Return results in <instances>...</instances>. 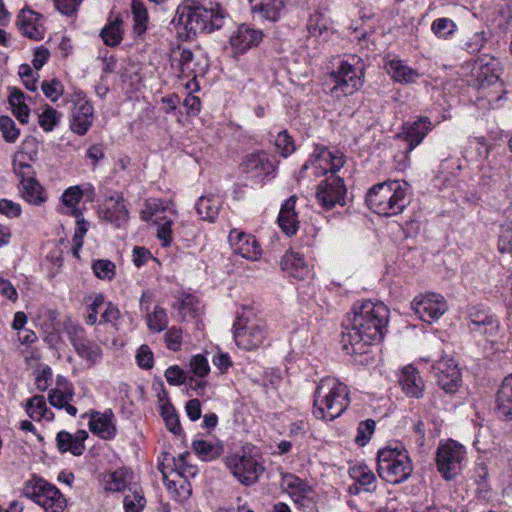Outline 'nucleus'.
<instances>
[{"instance_id":"obj_56","label":"nucleus","mask_w":512,"mask_h":512,"mask_svg":"<svg viewBox=\"0 0 512 512\" xmlns=\"http://www.w3.org/2000/svg\"><path fill=\"white\" fill-rule=\"evenodd\" d=\"M498 251L501 254L512 256V226L510 224H503L500 227Z\"/></svg>"},{"instance_id":"obj_5","label":"nucleus","mask_w":512,"mask_h":512,"mask_svg":"<svg viewBox=\"0 0 512 512\" xmlns=\"http://www.w3.org/2000/svg\"><path fill=\"white\" fill-rule=\"evenodd\" d=\"M413 471L408 451L401 446L385 447L377 454V472L380 478L399 484L406 481Z\"/></svg>"},{"instance_id":"obj_45","label":"nucleus","mask_w":512,"mask_h":512,"mask_svg":"<svg viewBox=\"0 0 512 512\" xmlns=\"http://www.w3.org/2000/svg\"><path fill=\"white\" fill-rule=\"evenodd\" d=\"M146 321L148 328L156 333L164 331L168 326V316L166 310L160 306H155L154 310L146 312Z\"/></svg>"},{"instance_id":"obj_49","label":"nucleus","mask_w":512,"mask_h":512,"mask_svg":"<svg viewBox=\"0 0 512 512\" xmlns=\"http://www.w3.org/2000/svg\"><path fill=\"white\" fill-rule=\"evenodd\" d=\"M329 19L319 11H315L309 17L307 30L310 36L318 37L327 31Z\"/></svg>"},{"instance_id":"obj_16","label":"nucleus","mask_w":512,"mask_h":512,"mask_svg":"<svg viewBox=\"0 0 512 512\" xmlns=\"http://www.w3.org/2000/svg\"><path fill=\"white\" fill-rule=\"evenodd\" d=\"M437 384L446 393H455L461 384V373L452 358L442 357L432 366Z\"/></svg>"},{"instance_id":"obj_26","label":"nucleus","mask_w":512,"mask_h":512,"mask_svg":"<svg viewBox=\"0 0 512 512\" xmlns=\"http://www.w3.org/2000/svg\"><path fill=\"white\" fill-rule=\"evenodd\" d=\"M94 108L87 100H78L70 120L71 130L80 135H85L93 123Z\"/></svg>"},{"instance_id":"obj_20","label":"nucleus","mask_w":512,"mask_h":512,"mask_svg":"<svg viewBox=\"0 0 512 512\" xmlns=\"http://www.w3.org/2000/svg\"><path fill=\"white\" fill-rule=\"evenodd\" d=\"M16 24L23 36L36 41L44 38L45 28L39 13L23 8L17 16Z\"/></svg>"},{"instance_id":"obj_57","label":"nucleus","mask_w":512,"mask_h":512,"mask_svg":"<svg viewBox=\"0 0 512 512\" xmlns=\"http://www.w3.org/2000/svg\"><path fill=\"white\" fill-rule=\"evenodd\" d=\"M41 88L44 95L52 102H56L64 92L62 83L56 79L51 81H43Z\"/></svg>"},{"instance_id":"obj_29","label":"nucleus","mask_w":512,"mask_h":512,"mask_svg":"<svg viewBox=\"0 0 512 512\" xmlns=\"http://www.w3.org/2000/svg\"><path fill=\"white\" fill-rule=\"evenodd\" d=\"M281 268L289 277L298 280L305 279L310 274V266L304 256L295 251L284 254L281 260Z\"/></svg>"},{"instance_id":"obj_34","label":"nucleus","mask_w":512,"mask_h":512,"mask_svg":"<svg viewBox=\"0 0 512 512\" xmlns=\"http://www.w3.org/2000/svg\"><path fill=\"white\" fill-rule=\"evenodd\" d=\"M295 204L296 197L291 196L282 205L278 216V224L282 231L288 236L294 235L298 230L299 222L295 211Z\"/></svg>"},{"instance_id":"obj_2","label":"nucleus","mask_w":512,"mask_h":512,"mask_svg":"<svg viewBox=\"0 0 512 512\" xmlns=\"http://www.w3.org/2000/svg\"><path fill=\"white\" fill-rule=\"evenodd\" d=\"M228 14L214 0H199L192 5L178 8L174 22L186 30L190 39L198 33H211L223 27Z\"/></svg>"},{"instance_id":"obj_47","label":"nucleus","mask_w":512,"mask_h":512,"mask_svg":"<svg viewBox=\"0 0 512 512\" xmlns=\"http://www.w3.org/2000/svg\"><path fill=\"white\" fill-rule=\"evenodd\" d=\"M192 447L195 453L204 461L213 460L221 453L219 446L205 440H195Z\"/></svg>"},{"instance_id":"obj_64","label":"nucleus","mask_w":512,"mask_h":512,"mask_svg":"<svg viewBox=\"0 0 512 512\" xmlns=\"http://www.w3.org/2000/svg\"><path fill=\"white\" fill-rule=\"evenodd\" d=\"M164 337L168 349L172 351L180 350L182 343V332L180 329L172 327L165 333Z\"/></svg>"},{"instance_id":"obj_15","label":"nucleus","mask_w":512,"mask_h":512,"mask_svg":"<svg viewBox=\"0 0 512 512\" xmlns=\"http://www.w3.org/2000/svg\"><path fill=\"white\" fill-rule=\"evenodd\" d=\"M411 308L419 319L426 323H432L447 311L448 306L440 294L428 293L416 297L411 302Z\"/></svg>"},{"instance_id":"obj_50","label":"nucleus","mask_w":512,"mask_h":512,"mask_svg":"<svg viewBox=\"0 0 512 512\" xmlns=\"http://www.w3.org/2000/svg\"><path fill=\"white\" fill-rule=\"evenodd\" d=\"M92 270L95 276L101 280L110 281L116 274L115 264L107 259H99L92 263Z\"/></svg>"},{"instance_id":"obj_61","label":"nucleus","mask_w":512,"mask_h":512,"mask_svg":"<svg viewBox=\"0 0 512 512\" xmlns=\"http://www.w3.org/2000/svg\"><path fill=\"white\" fill-rule=\"evenodd\" d=\"M486 43V38L484 37L483 32H475L470 37L467 38L464 43V49L469 54H476L481 51L484 44Z\"/></svg>"},{"instance_id":"obj_43","label":"nucleus","mask_w":512,"mask_h":512,"mask_svg":"<svg viewBox=\"0 0 512 512\" xmlns=\"http://www.w3.org/2000/svg\"><path fill=\"white\" fill-rule=\"evenodd\" d=\"M146 505V500L141 488L136 484L128 487V493L124 496L123 507L125 512H141Z\"/></svg>"},{"instance_id":"obj_9","label":"nucleus","mask_w":512,"mask_h":512,"mask_svg":"<svg viewBox=\"0 0 512 512\" xmlns=\"http://www.w3.org/2000/svg\"><path fill=\"white\" fill-rule=\"evenodd\" d=\"M225 464L233 476L245 486L256 483L264 472V466L258 458L246 451L226 456Z\"/></svg>"},{"instance_id":"obj_7","label":"nucleus","mask_w":512,"mask_h":512,"mask_svg":"<svg viewBox=\"0 0 512 512\" xmlns=\"http://www.w3.org/2000/svg\"><path fill=\"white\" fill-rule=\"evenodd\" d=\"M22 494L44 509L45 512H64L67 500L60 490L44 480L33 476L22 488Z\"/></svg>"},{"instance_id":"obj_21","label":"nucleus","mask_w":512,"mask_h":512,"mask_svg":"<svg viewBox=\"0 0 512 512\" xmlns=\"http://www.w3.org/2000/svg\"><path fill=\"white\" fill-rule=\"evenodd\" d=\"M255 19L277 22L285 12L286 0H248Z\"/></svg>"},{"instance_id":"obj_51","label":"nucleus","mask_w":512,"mask_h":512,"mask_svg":"<svg viewBox=\"0 0 512 512\" xmlns=\"http://www.w3.org/2000/svg\"><path fill=\"white\" fill-rule=\"evenodd\" d=\"M61 114L49 105H45L41 114H39L38 123L40 127L46 131H52L58 124Z\"/></svg>"},{"instance_id":"obj_25","label":"nucleus","mask_w":512,"mask_h":512,"mask_svg":"<svg viewBox=\"0 0 512 512\" xmlns=\"http://www.w3.org/2000/svg\"><path fill=\"white\" fill-rule=\"evenodd\" d=\"M243 171L251 178L264 179L275 170L265 152L252 153L246 156L242 163Z\"/></svg>"},{"instance_id":"obj_54","label":"nucleus","mask_w":512,"mask_h":512,"mask_svg":"<svg viewBox=\"0 0 512 512\" xmlns=\"http://www.w3.org/2000/svg\"><path fill=\"white\" fill-rule=\"evenodd\" d=\"M0 130L4 140L9 143H14L20 134V130L9 116H0Z\"/></svg>"},{"instance_id":"obj_10","label":"nucleus","mask_w":512,"mask_h":512,"mask_svg":"<svg viewBox=\"0 0 512 512\" xmlns=\"http://www.w3.org/2000/svg\"><path fill=\"white\" fill-rule=\"evenodd\" d=\"M465 460L466 450L456 441L450 440L441 444L437 449V468L446 480H450L460 473Z\"/></svg>"},{"instance_id":"obj_30","label":"nucleus","mask_w":512,"mask_h":512,"mask_svg":"<svg viewBox=\"0 0 512 512\" xmlns=\"http://www.w3.org/2000/svg\"><path fill=\"white\" fill-rule=\"evenodd\" d=\"M87 437L88 433L85 430H78L74 434L60 431L56 436L57 447L61 453L71 452L75 456H80L85 450L84 442Z\"/></svg>"},{"instance_id":"obj_58","label":"nucleus","mask_w":512,"mask_h":512,"mask_svg":"<svg viewBox=\"0 0 512 512\" xmlns=\"http://www.w3.org/2000/svg\"><path fill=\"white\" fill-rule=\"evenodd\" d=\"M83 197V191L79 186H71L67 188L62 194V202L63 204L72 209H78L77 205Z\"/></svg>"},{"instance_id":"obj_59","label":"nucleus","mask_w":512,"mask_h":512,"mask_svg":"<svg viewBox=\"0 0 512 512\" xmlns=\"http://www.w3.org/2000/svg\"><path fill=\"white\" fill-rule=\"evenodd\" d=\"M165 378L173 386H180L187 382L186 373L178 365L168 367L165 371Z\"/></svg>"},{"instance_id":"obj_22","label":"nucleus","mask_w":512,"mask_h":512,"mask_svg":"<svg viewBox=\"0 0 512 512\" xmlns=\"http://www.w3.org/2000/svg\"><path fill=\"white\" fill-rule=\"evenodd\" d=\"M433 125L428 117H420L413 123H407L403 126V132L397 135V138H403L407 143L406 153L415 149L432 130Z\"/></svg>"},{"instance_id":"obj_17","label":"nucleus","mask_w":512,"mask_h":512,"mask_svg":"<svg viewBox=\"0 0 512 512\" xmlns=\"http://www.w3.org/2000/svg\"><path fill=\"white\" fill-rule=\"evenodd\" d=\"M101 219L121 227L128 221V210L124 204V198L119 193L107 197L98 208Z\"/></svg>"},{"instance_id":"obj_44","label":"nucleus","mask_w":512,"mask_h":512,"mask_svg":"<svg viewBox=\"0 0 512 512\" xmlns=\"http://www.w3.org/2000/svg\"><path fill=\"white\" fill-rule=\"evenodd\" d=\"M131 9L133 14V31L137 36H141L147 29L148 14L142 0H132Z\"/></svg>"},{"instance_id":"obj_35","label":"nucleus","mask_w":512,"mask_h":512,"mask_svg":"<svg viewBox=\"0 0 512 512\" xmlns=\"http://www.w3.org/2000/svg\"><path fill=\"white\" fill-rule=\"evenodd\" d=\"M496 403L499 417L512 420V374L503 379L497 392Z\"/></svg>"},{"instance_id":"obj_42","label":"nucleus","mask_w":512,"mask_h":512,"mask_svg":"<svg viewBox=\"0 0 512 512\" xmlns=\"http://www.w3.org/2000/svg\"><path fill=\"white\" fill-rule=\"evenodd\" d=\"M9 104L12 107L13 114L22 124L28 123L30 109L28 105L25 103V95L19 89H12L10 91Z\"/></svg>"},{"instance_id":"obj_13","label":"nucleus","mask_w":512,"mask_h":512,"mask_svg":"<svg viewBox=\"0 0 512 512\" xmlns=\"http://www.w3.org/2000/svg\"><path fill=\"white\" fill-rule=\"evenodd\" d=\"M346 187L342 178L337 175H328L317 187L316 198L318 203L329 210L336 205L346 204Z\"/></svg>"},{"instance_id":"obj_41","label":"nucleus","mask_w":512,"mask_h":512,"mask_svg":"<svg viewBox=\"0 0 512 512\" xmlns=\"http://www.w3.org/2000/svg\"><path fill=\"white\" fill-rule=\"evenodd\" d=\"M27 414L34 421L41 419L52 420L54 415L48 409L44 396L36 395L30 398L25 405Z\"/></svg>"},{"instance_id":"obj_24","label":"nucleus","mask_w":512,"mask_h":512,"mask_svg":"<svg viewBox=\"0 0 512 512\" xmlns=\"http://www.w3.org/2000/svg\"><path fill=\"white\" fill-rule=\"evenodd\" d=\"M280 485L294 502L301 506H306V501L311 500V494L313 493L311 486L293 474H283Z\"/></svg>"},{"instance_id":"obj_37","label":"nucleus","mask_w":512,"mask_h":512,"mask_svg":"<svg viewBox=\"0 0 512 512\" xmlns=\"http://www.w3.org/2000/svg\"><path fill=\"white\" fill-rule=\"evenodd\" d=\"M387 73L393 78L394 81L399 83H413L420 77V73L409 67L404 61L399 59H392L386 63Z\"/></svg>"},{"instance_id":"obj_33","label":"nucleus","mask_w":512,"mask_h":512,"mask_svg":"<svg viewBox=\"0 0 512 512\" xmlns=\"http://www.w3.org/2000/svg\"><path fill=\"white\" fill-rule=\"evenodd\" d=\"M133 478V473L126 469H118L113 472H106L101 474L100 482L105 491L120 492L126 487L132 486L130 483Z\"/></svg>"},{"instance_id":"obj_36","label":"nucleus","mask_w":512,"mask_h":512,"mask_svg":"<svg viewBox=\"0 0 512 512\" xmlns=\"http://www.w3.org/2000/svg\"><path fill=\"white\" fill-rule=\"evenodd\" d=\"M468 328L471 332L479 334H488L497 329L498 324L492 315L476 308H471L469 311Z\"/></svg>"},{"instance_id":"obj_48","label":"nucleus","mask_w":512,"mask_h":512,"mask_svg":"<svg viewBox=\"0 0 512 512\" xmlns=\"http://www.w3.org/2000/svg\"><path fill=\"white\" fill-rule=\"evenodd\" d=\"M431 30L438 38L448 39L457 30V25L452 19L437 18L432 22Z\"/></svg>"},{"instance_id":"obj_31","label":"nucleus","mask_w":512,"mask_h":512,"mask_svg":"<svg viewBox=\"0 0 512 512\" xmlns=\"http://www.w3.org/2000/svg\"><path fill=\"white\" fill-rule=\"evenodd\" d=\"M114 414L111 409L104 412H92L89 421V428L92 433L103 439H112L116 435V427L113 423Z\"/></svg>"},{"instance_id":"obj_39","label":"nucleus","mask_w":512,"mask_h":512,"mask_svg":"<svg viewBox=\"0 0 512 512\" xmlns=\"http://www.w3.org/2000/svg\"><path fill=\"white\" fill-rule=\"evenodd\" d=\"M221 206L222 198L220 196L207 195L198 199L196 210L203 220L213 222L217 218Z\"/></svg>"},{"instance_id":"obj_46","label":"nucleus","mask_w":512,"mask_h":512,"mask_svg":"<svg viewBox=\"0 0 512 512\" xmlns=\"http://www.w3.org/2000/svg\"><path fill=\"white\" fill-rule=\"evenodd\" d=\"M121 24V20L116 19L102 29L101 37L106 45L114 47L120 44L122 41Z\"/></svg>"},{"instance_id":"obj_11","label":"nucleus","mask_w":512,"mask_h":512,"mask_svg":"<svg viewBox=\"0 0 512 512\" xmlns=\"http://www.w3.org/2000/svg\"><path fill=\"white\" fill-rule=\"evenodd\" d=\"M500 74V62L495 57L484 54L476 60L473 69V77L477 88L485 89L491 86L502 88V84L500 83ZM505 95L506 91L501 89V95H499L495 101L504 99Z\"/></svg>"},{"instance_id":"obj_62","label":"nucleus","mask_w":512,"mask_h":512,"mask_svg":"<svg viewBox=\"0 0 512 512\" xmlns=\"http://www.w3.org/2000/svg\"><path fill=\"white\" fill-rule=\"evenodd\" d=\"M137 364L143 369H151L154 363L153 352L147 345H141L136 353Z\"/></svg>"},{"instance_id":"obj_60","label":"nucleus","mask_w":512,"mask_h":512,"mask_svg":"<svg viewBox=\"0 0 512 512\" xmlns=\"http://www.w3.org/2000/svg\"><path fill=\"white\" fill-rule=\"evenodd\" d=\"M190 370L198 377L206 376L210 371L208 360L201 354L193 356L190 360Z\"/></svg>"},{"instance_id":"obj_23","label":"nucleus","mask_w":512,"mask_h":512,"mask_svg":"<svg viewBox=\"0 0 512 512\" xmlns=\"http://www.w3.org/2000/svg\"><path fill=\"white\" fill-rule=\"evenodd\" d=\"M171 67L178 78H196L197 66L194 54L189 49L177 48L170 57Z\"/></svg>"},{"instance_id":"obj_4","label":"nucleus","mask_w":512,"mask_h":512,"mask_svg":"<svg viewBox=\"0 0 512 512\" xmlns=\"http://www.w3.org/2000/svg\"><path fill=\"white\" fill-rule=\"evenodd\" d=\"M409 184L388 180L372 186L366 194L368 207L376 214L394 216L403 212L409 203Z\"/></svg>"},{"instance_id":"obj_27","label":"nucleus","mask_w":512,"mask_h":512,"mask_svg":"<svg viewBox=\"0 0 512 512\" xmlns=\"http://www.w3.org/2000/svg\"><path fill=\"white\" fill-rule=\"evenodd\" d=\"M262 37V31L250 28L247 25H241L231 36L230 43L236 53H244L257 46L262 41Z\"/></svg>"},{"instance_id":"obj_14","label":"nucleus","mask_w":512,"mask_h":512,"mask_svg":"<svg viewBox=\"0 0 512 512\" xmlns=\"http://www.w3.org/2000/svg\"><path fill=\"white\" fill-rule=\"evenodd\" d=\"M312 159L308 160L302 167V170L309 168L314 169V174L319 175H336L344 165V158L341 153H333L326 147L316 146L312 155Z\"/></svg>"},{"instance_id":"obj_55","label":"nucleus","mask_w":512,"mask_h":512,"mask_svg":"<svg viewBox=\"0 0 512 512\" xmlns=\"http://www.w3.org/2000/svg\"><path fill=\"white\" fill-rule=\"evenodd\" d=\"M275 147L283 157H288L295 151L294 141L286 130L280 131L277 134Z\"/></svg>"},{"instance_id":"obj_18","label":"nucleus","mask_w":512,"mask_h":512,"mask_svg":"<svg viewBox=\"0 0 512 512\" xmlns=\"http://www.w3.org/2000/svg\"><path fill=\"white\" fill-rule=\"evenodd\" d=\"M74 397V387L65 377L58 376L56 387L48 394L49 403L58 409H65L71 415L76 416L77 408L70 404Z\"/></svg>"},{"instance_id":"obj_32","label":"nucleus","mask_w":512,"mask_h":512,"mask_svg":"<svg viewBox=\"0 0 512 512\" xmlns=\"http://www.w3.org/2000/svg\"><path fill=\"white\" fill-rule=\"evenodd\" d=\"M399 384L402 391L410 397L419 398L424 391V381L412 365L403 367L399 374Z\"/></svg>"},{"instance_id":"obj_40","label":"nucleus","mask_w":512,"mask_h":512,"mask_svg":"<svg viewBox=\"0 0 512 512\" xmlns=\"http://www.w3.org/2000/svg\"><path fill=\"white\" fill-rule=\"evenodd\" d=\"M21 184V196L30 204L41 205L47 199L43 187L34 179L23 181Z\"/></svg>"},{"instance_id":"obj_6","label":"nucleus","mask_w":512,"mask_h":512,"mask_svg":"<svg viewBox=\"0 0 512 512\" xmlns=\"http://www.w3.org/2000/svg\"><path fill=\"white\" fill-rule=\"evenodd\" d=\"M334 81L330 93L335 98L352 95L364 83V64L356 55L342 60L336 70L330 74Z\"/></svg>"},{"instance_id":"obj_28","label":"nucleus","mask_w":512,"mask_h":512,"mask_svg":"<svg viewBox=\"0 0 512 512\" xmlns=\"http://www.w3.org/2000/svg\"><path fill=\"white\" fill-rule=\"evenodd\" d=\"M350 477L355 481L354 486L349 487V491L359 493L361 490L365 492H373L376 489V476L373 471L364 463L351 466L348 471Z\"/></svg>"},{"instance_id":"obj_53","label":"nucleus","mask_w":512,"mask_h":512,"mask_svg":"<svg viewBox=\"0 0 512 512\" xmlns=\"http://www.w3.org/2000/svg\"><path fill=\"white\" fill-rule=\"evenodd\" d=\"M157 237L162 242V246L168 247L172 243V223L173 221L165 217L156 219Z\"/></svg>"},{"instance_id":"obj_12","label":"nucleus","mask_w":512,"mask_h":512,"mask_svg":"<svg viewBox=\"0 0 512 512\" xmlns=\"http://www.w3.org/2000/svg\"><path fill=\"white\" fill-rule=\"evenodd\" d=\"M65 332L77 355L83 359L88 368L95 366L102 358V349L86 337L85 330L76 324L65 325Z\"/></svg>"},{"instance_id":"obj_63","label":"nucleus","mask_w":512,"mask_h":512,"mask_svg":"<svg viewBox=\"0 0 512 512\" xmlns=\"http://www.w3.org/2000/svg\"><path fill=\"white\" fill-rule=\"evenodd\" d=\"M105 305V299L102 294H98L94 297L92 303L88 306V314L86 316V323L88 325H94L97 322V315L99 309Z\"/></svg>"},{"instance_id":"obj_1","label":"nucleus","mask_w":512,"mask_h":512,"mask_svg":"<svg viewBox=\"0 0 512 512\" xmlns=\"http://www.w3.org/2000/svg\"><path fill=\"white\" fill-rule=\"evenodd\" d=\"M388 317L389 309L381 302L355 303L342 322V349L349 355L368 353L369 346L384 338Z\"/></svg>"},{"instance_id":"obj_8","label":"nucleus","mask_w":512,"mask_h":512,"mask_svg":"<svg viewBox=\"0 0 512 512\" xmlns=\"http://www.w3.org/2000/svg\"><path fill=\"white\" fill-rule=\"evenodd\" d=\"M266 336L265 324L252 317L250 310L239 315L233 325V337L239 348L257 349L264 343Z\"/></svg>"},{"instance_id":"obj_19","label":"nucleus","mask_w":512,"mask_h":512,"mask_svg":"<svg viewBox=\"0 0 512 512\" xmlns=\"http://www.w3.org/2000/svg\"><path fill=\"white\" fill-rule=\"evenodd\" d=\"M229 242L234 253L248 260H258L261 248L257 240L249 234L233 229L229 233Z\"/></svg>"},{"instance_id":"obj_3","label":"nucleus","mask_w":512,"mask_h":512,"mask_svg":"<svg viewBox=\"0 0 512 512\" xmlns=\"http://www.w3.org/2000/svg\"><path fill=\"white\" fill-rule=\"evenodd\" d=\"M350 405L348 387L334 377L322 378L315 389L313 414L316 418L332 421Z\"/></svg>"},{"instance_id":"obj_52","label":"nucleus","mask_w":512,"mask_h":512,"mask_svg":"<svg viewBox=\"0 0 512 512\" xmlns=\"http://www.w3.org/2000/svg\"><path fill=\"white\" fill-rule=\"evenodd\" d=\"M375 426L376 423L372 419L361 421L357 427L355 443L359 446H365L374 434Z\"/></svg>"},{"instance_id":"obj_38","label":"nucleus","mask_w":512,"mask_h":512,"mask_svg":"<svg viewBox=\"0 0 512 512\" xmlns=\"http://www.w3.org/2000/svg\"><path fill=\"white\" fill-rule=\"evenodd\" d=\"M37 157V152H26L24 150L18 151L13 158V170L18 176L20 183L23 181L34 179V170L30 161H34Z\"/></svg>"}]
</instances>
